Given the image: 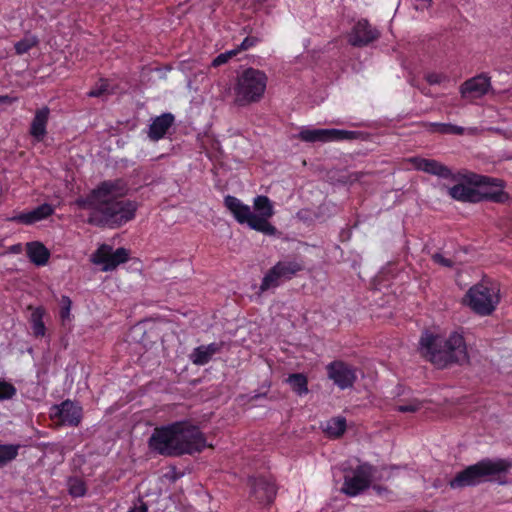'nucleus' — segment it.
<instances>
[{
  "mask_svg": "<svg viewBox=\"0 0 512 512\" xmlns=\"http://www.w3.org/2000/svg\"><path fill=\"white\" fill-rule=\"evenodd\" d=\"M50 115V110L47 106L38 109L32 119L30 125V135L37 141H42L47 134V123Z\"/></svg>",
  "mask_w": 512,
  "mask_h": 512,
  "instance_id": "21",
  "label": "nucleus"
},
{
  "mask_svg": "<svg viewBox=\"0 0 512 512\" xmlns=\"http://www.w3.org/2000/svg\"><path fill=\"white\" fill-rule=\"evenodd\" d=\"M510 468H512V462L506 459L485 458L458 472L449 481V486L452 489L476 486L491 480L492 477L506 475Z\"/></svg>",
  "mask_w": 512,
  "mask_h": 512,
  "instance_id": "4",
  "label": "nucleus"
},
{
  "mask_svg": "<svg viewBox=\"0 0 512 512\" xmlns=\"http://www.w3.org/2000/svg\"><path fill=\"white\" fill-rule=\"evenodd\" d=\"M45 314V310L43 307L35 308L30 317V323L32 326L33 334L36 337H42L45 335V324L43 322V317Z\"/></svg>",
  "mask_w": 512,
  "mask_h": 512,
  "instance_id": "27",
  "label": "nucleus"
},
{
  "mask_svg": "<svg viewBox=\"0 0 512 512\" xmlns=\"http://www.w3.org/2000/svg\"><path fill=\"white\" fill-rule=\"evenodd\" d=\"M53 416L66 426L77 427L82 421V407L69 399L53 407Z\"/></svg>",
  "mask_w": 512,
  "mask_h": 512,
  "instance_id": "16",
  "label": "nucleus"
},
{
  "mask_svg": "<svg viewBox=\"0 0 512 512\" xmlns=\"http://www.w3.org/2000/svg\"><path fill=\"white\" fill-rule=\"evenodd\" d=\"M109 90V82L107 79L101 78L96 85L87 93L89 97H101L107 94H111Z\"/></svg>",
  "mask_w": 512,
  "mask_h": 512,
  "instance_id": "33",
  "label": "nucleus"
},
{
  "mask_svg": "<svg viewBox=\"0 0 512 512\" xmlns=\"http://www.w3.org/2000/svg\"><path fill=\"white\" fill-rule=\"evenodd\" d=\"M379 36L380 32L366 19H362L354 25L349 35V43L355 47H363L377 40Z\"/></svg>",
  "mask_w": 512,
  "mask_h": 512,
  "instance_id": "17",
  "label": "nucleus"
},
{
  "mask_svg": "<svg viewBox=\"0 0 512 512\" xmlns=\"http://www.w3.org/2000/svg\"><path fill=\"white\" fill-rule=\"evenodd\" d=\"M21 447L20 444H0V468L16 459Z\"/></svg>",
  "mask_w": 512,
  "mask_h": 512,
  "instance_id": "28",
  "label": "nucleus"
},
{
  "mask_svg": "<svg viewBox=\"0 0 512 512\" xmlns=\"http://www.w3.org/2000/svg\"><path fill=\"white\" fill-rule=\"evenodd\" d=\"M267 80L263 71L252 67L245 69L234 87L235 104L243 107L259 102L266 90Z\"/></svg>",
  "mask_w": 512,
  "mask_h": 512,
  "instance_id": "5",
  "label": "nucleus"
},
{
  "mask_svg": "<svg viewBox=\"0 0 512 512\" xmlns=\"http://www.w3.org/2000/svg\"><path fill=\"white\" fill-rule=\"evenodd\" d=\"M426 127H428V130L431 132H438L441 134H461L463 132L462 127H458L456 125L452 124H445V123H426L424 124Z\"/></svg>",
  "mask_w": 512,
  "mask_h": 512,
  "instance_id": "31",
  "label": "nucleus"
},
{
  "mask_svg": "<svg viewBox=\"0 0 512 512\" xmlns=\"http://www.w3.org/2000/svg\"><path fill=\"white\" fill-rule=\"evenodd\" d=\"M448 194L451 198L466 202V203H480V193L476 190V187H471L465 184H456L448 188Z\"/></svg>",
  "mask_w": 512,
  "mask_h": 512,
  "instance_id": "23",
  "label": "nucleus"
},
{
  "mask_svg": "<svg viewBox=\"0 0 512 512\" xmlns=\"http://www.w3.org/2000/svg\"><path fill=\"white\" fill-rule=\"evenodd\" d=\"M222 347V342H213L208 345H200L192 351L190 359L195 365H205L212 359L213 355L221 351Z\"/></svg>",
  "mask_w": 512,
  "mask_h": 512,
  "instance_id": "22",
  "label": "nucleus"
},
{
  "mask_svg": "<svg viewBox=\"0 0 512 512\" xmlns=\"http://www.w3.org/2000/svg\"><path fill=\"white\" fill-rule=\"evenodd\" d=\"M360 132L343 129H303L299 132L298 138L304 142H334L354 140L359 137Z\"/></svg>",
  "mask_w": 512,
  "mask_h": 512,
  "instance_id": "11",
  "label": "nucleus"
},
{
  "mask_svg": "<svg viewBox=\"0 0 512 512\" xmlns=\"http://www.w3.org/2000/svg\"><path fill=\"white\" fill-rule=\"evenodd\" d=\"M250 496L260 505L270 506L277 495V486L272 478L252 476L248 478Z\"/></svg>",
  "mask_w": 512,
  "mask_h": 512,
  "instance_id": "14",
  "label": "nucleus"
},
{
  "mask_svg": "<svg viewBox=\"0 0 512 512\" xmlns=\"http://www.w3.org/2000/svg\"><path fill=\"white\" fill-rule=\"evenodd\" d=\"M60 304H61L60 317L62 320H65V319L69 318L72 301H71L70 297L63 295L61 297Z\"/></svg>",
  "mask_w": 512,
  "mask_h": 512,
  "instance_id": "36",
  "label": "nucleus"
},
{
  "mask_svg": "<svg viewBox=\"0 0 512 512\" xmlns=\"http://www.w3.org/2000/svg\"><path fill=\"white\" fill-rule=\"evenodd\" d=\"M346 427L347 424L344 417H333L326 422L324 431L330 437L338 438L344 434Z\"/></svg>",
  "mask_w": 512,
  "mask_h": 512,
  "instance_id": "26",
  "label": "nucleus"
},
{
  "mask_svg": "<svg viewBox=\"0 0 512 512\" xmlns=\"http://www.w3.org/2000/svg\"><path fill=\"white\" fill-rule=\"evenodd\" d=\"M174 121V115L169 112L155 117L149 125L148 137L153 141H158L164 138L168 130L174 124Z\"/></svg>",
  "mask_w": 512,
  "mask_h": 512,
  "instance_id": "20",
  "label": "nucleus"
},
{
  "mask_svg": "<svg viewBox=\"0 0 512 512\" xmlns=\"http://www.w3.org/2000/svg\"><path fill=\"white\" fill-rule=\"evenodd\" d=\"M287 382L290 384L292 390L298 395H304L308 393V379L302 373L290 374L287 378Z\"/></svg>",
  "mask_w": 512,
  "mask_h": 512,
  "instance_id": "29",
  "label": "nucleus"
},
{
  "mask_svg": "<svg viewBox=\"0 0 512 512\" xmlns=\"http://www.w3.org/2000/svg\"><path fill=\"white\" fill-rule=\"evenodd\" d=\"M463 302L476 314L490 315L499 303L498 290L484 283L475 284L467 291Z\"/></svg>",
  "mask_w": 512,
  "mask_h": 512,
  "instance_id": "7",
  "label": "nucleus"
},
{
  "mask_svg": "<svg viewBox=\"0 0 512 512\" xmlns=\"http://www.w3.org/2000/svg\"><path fill=\"white\" fill-rule=\"evenodd\" d=\"M90 260L95 265H101V270L104 272L113 271L129 260V250L119 247L113 251L110 245L102 244L91 255Z\"/></svg>",
  "mask_w": 512,
  "mask_h": 512,
  "instance_id": "10",
  "label": "nucleus"
},
{
  "mask_svg": "<svg viewBox=\"0 0 512 512\" xmlns=\"http://www.w3.org/2000/svg\"><path fill=\"white\" fill-rule=\"evenodd\" d=\"M259 41L260 39L258 37L247 36L246 38H244V40L241 42L238 48L240 51L248 50L249 48L255 46Z\"/></svg>",
  "mask_w": 512,
  "mask_h": 512,
  "instance_id": "38",
  "label": "nucleus"
},
{
  "mask_svg": "<svg viewBox=\"0 0 512 512\" xmlns=\"http://www.w3.org/2000/svg\"><path fill=\"white\" fill-rule=\"evenodd\" d=\"M419 352L439 369L469 362L465 339L458 332H452L446 338L425 330L419 340Z\"/></svg>",
  "mask_w": 512,
  "mask_h": 512,
  "instance_id": "3",
  "label": "nucleus"
},
{
  "mask_svg": "<svg viewBox=\"0 0 512 512\" xmlns=\"http://www.w3.org/2000/svg\"><path fill=\"white\" fill-rule=\"evenodd\" d=\"M432 260L443 267L452 268L454 265L451 259L445 258L441 253L433 254Z\"/></svg>",
  "mask_w": 512,
  "mask_h": 512,
  "instance_id": "37",
  "label": "nucleus"
},
{
  "mask_svg": "<svg viewBox=\"0 0 512 512\" xmlns=\"http://www.w3.org/2000/svg\"><path fill=\"white\" fill-rule=\"evenodd\" d=\"M372 467L364 464L358 466L353 474L345 475L341 492L345 495L354 497L369 488L371 484Z\"/></svg>",
  "mask_w": 512,
  "mask_h": 512,
  "instance_id": "12",
  "label": "nucleus"
},
{
  "mask_svg": "<svg viewBox=\"0 0 512 512\" xmlns=\"http://www.w3.org/2000/svg\"><path fill=\"white\" fill-rule=\"evenodd\" d=\"M415 1V4H414V8L416 10H425V9H428L432 6V0H414Z\"/></svg>",
  "mask_w": 512,
  "mask_h": 512,
  "instance_id": "40",
  "label": "nucleus"
},
{
  "mask_svg": "<svg viewBox=\"0 0 512 512\" xmlns=\"http://www.w3.org/2000/svg\"><path fill=\"white\" fill-rule=\"evenodd\" d=\"M422 407V402L417 399H412L406 404L398 405L396 410L401 413H415Z\"/></svg>",
  "mask_w": 512,
  "mask_h": 512,
  "instance_id": "35",
  "label": "nucleus"
},
{
  "mask_svg": "<svg viewBox=\"0 0 512 512\" xmlns=\"http://www.w3.org/2000/svg\"><path fill=\"white\" fill-rule=\"evenodd\" d=\"M127 190L123 179L105 180L85 196L76 198L74 204L79 209L89 210L88 224L118 229L133 220L138 209L137 202L118 199L125 196Z\"/></svg>",
  "mask_w": 512,
  "mask_h": 512,
  "instance_id": "1",
  "label": "nucleus"
},
{
  "mask_svg": "<svg viewBox=\"0 0 512 512\" xmlns=\"http://www.w3.org/2000/svg\"><path fill=\"white\" fill-rule=\"evenodd\" d=\"M254 209L257 212L256 217L264 219L265 222H269L268 219L274 215L273 205L265 195H259L254 199Z\"/></svg>",
  "mask_w": 512,
  "mask_h": 512,
  "instance_id": "25",
  "label": "nucleus"
},
{
  "mask_svg": "<svg viewBox=\"0 0 512 512\" xmlns=\"http://www.w3.org/2000/svg\"><path fill=\"white\" fill-rule=\"evenodd\" d=\"M239 48L237 49H234V50H230V51H227V52H224V54H228L227 56V59H231L233 56L237 55V53L239 52Z\"/></svg>",
  "mask_w": 512,
  "mask_h": 512,
  "instance_id": "44",
  "label": "nucleus"
},
{
  "mask_svg": "<svg viewBox=\"0 0 512 512\" xmlns=\"http://www.w3.org/2000/svg\"><path fill=\"white\" fill-rule=\"evenodd\" d=\"M53 213L54 208L52 205L43 203L31 211L19 213L18 215L11 217L9 220L20 224L32 225L48 218Z\"/></svg>",
  "mask_w": 512,
  "mask_h": 512,
  "instance_id": "19",
  "label": "nucleus"
},
{
  "mask_svg": "<svg viewBox=\"0 0 512 512\" xmlns=\"http://www.w3.org/2000/svg\"><path fill=\"white\" fill-rule=\"evenodd\" d=\"M425 79L430 85H436L442 82L443 76L438 73H429L426 75Z\"/></svg>",
  "mask_w": 512,
  "mask_h": 512,
  "instance_id": "39",
  "label": "nucleus"
},
{
  "mask_svg": "<svg viewBox=\"0 0 512 512\" xmlns=\"http://www.w3.org/2000/svg\"><path fill=\"white\" fill-rule=\"evenodd\" d=\"M17 393L16 387L4 379H0V401L10 400Z\"/></svg>",
  "mask_w": 512,
  "mask_h": 512,
  "instance_id": "34",
  "label": "nucleus"
},
{
  "mask_svg": "<svg viewBox=\"0 0 512 512\" xmlns=\"http://www.w3.org/2000/svg\"><path fill=\"white\" fill-rule=\"evenodd\" d=\"M490 89H492L490 76L487 73H481L464 81L459 87V92L462 98L474 100L485 96Z\"/></svg>",
  "mask_w": 512,
  "mask_h": 512,
  "instance_id": "15",
  "label": "nucleus"
},
{
  "mask_svg": "<svg viewBox=\"0 0 512 512\" xmlns=\"http://www.w3.org/2000/svg\"><path fill=\"white\" fill-rule=\"evenodd\" d=\"M410 161L414 168L418 171H423L443 179L455 180V176L451 169L437 160L413 157L410 159Z\"/></svg>",
  "mask_w": 512,
  "mask_h": 512,
  "instance_id": "18",
  "label": "nucleus"
},
{
  "mask_svg": "<svg viewBox=\"0 0 512 512\" xmlns=\"http://www.w3.org/2000/svg\"><path fill=\"white\" fill-rule=\"evenodd\" d=\"M224 206L239 224H247L250 229L268 236L277 234L278 231L274 225L256 217V213L252 212L250 206L244 204L237 197L226 195L224 197Z\"/></svg>",
  "mask_w": 512,
  "mask_h": 512,
  "instance_id": "6",
  "label": "nucleus"
},
{
  "mask_svg": "<svg viewBox=\"0 0 512 512\" xmlns=\"http://www.w3.org/2000/svg\"><path fill=\"white\" fill-rule=\"evenodd\" d=\"M68 492L72 497H83L87 488L85 482L79 477H70L67 481Z\"/></svg>",
  "mask_w": 512,
  "mask_h": 512,
  "instance_id": "30",
  "label": "nucleus"
},
{
  "mask_svg": "<svg viewBox=\"0 0 512 512\" xmlns=\"http://www.w3.org/2000/svg\"><path fill=\"white\" fill-rule=\"evenodd\" d=\"M356 368L342 360H334L326 366L327 376L339 389L352 388L357 380Z\"/></svg>",
  "mask_w": 512,
  "mask_h": 512,
  "instance_id": "13",
  "label": "nucleus"
},
{
  "mask_svg": "<svg viewBox=\"0 0 512 512\" xmlns=\"http://www.w3.org/2000/svg\"><path fill=\"white\" fill-rule=\"evenodd\" d=\"M465 180L469 185L476 187L480 193V202L505 203L509 199V194L504 191V182L501 179L469 173L465 176Z\"/></svg>",
  "mask_w": 512,
  "mask_h": 512,
  "instance_id": "8",
  "label": "nucleus"
},
{
  "mask_svg": "<svg viewBox=\"0 0 512 512\" xmlns=\"http://www.w3.org/2000/svg\"><path fill=\"white\" fill-rule=\"evenodd\" d=\"M373 488H374L375 490H377L379 493L384 489V488H382V487H381V486H379V485H375Z\"/></svg>",
  "mask_w": 512,
  "mask_h": 512,
  "instance_id": "45",
  "label": "nucleus"
},
{
  "mask_svg": "<svg viewBox=\"0 0 512 512\" xmlns=\"http://www.w3.org/2000/svg\"><path fill=\"white\" fill-rule=\"evenodd\" d=\"M38 44V39L35 36L24 37L15 43L14 48L15 52L18 55H23L27 53L30 49L35 47Z\"/></svg>",
  "mask_w": 512,
  "mask_h": 512,
  "instance_id": "32",
  "label": "nucleus"
},
{
  "mask_svg": "<svg viewBox=\"0 0 512 512\" xmlns=\"http://www.w3.org/2000/svg\"><path fill=\"white\" fill-rule=\"evenodd\" d=\"M19 246H13V250L16 251L18 250Z\"/></svg>",
  "mask_w": 512,
  "mask_h": 512,
  "instance_id": "46",
  "label": "nucleus"
},
{
  "mask_svg": "<svg viewBox=\"0 0 512 512\" xmlns=\"http://www.w3.org/2000/svg\"><path fill=\"white\" fill-rule=\"evenodd\" d=\"M13 102V98L9 97L8 95L0 96V105L2 104H11Z\"/></svg>",
  "mask_w": 512,
  "mask_h": 512,
  "instance_id": "43",
  "label": "nucleus"
},
{
  "mask_svg": "<svg viewBox=\"0 0 512 512\" xmlns=\"http://www.w3.org/2000/svg\"><path fill=\"white\" fill-rule=\"evenodd\" d=\"M149 449L161 456L180 457L202 452L207 447L204 433L188 421H177L156 427L149 440Z\"/></svg>",
  "mask_w": 512,
  "mask_h": 512,
  "instance_id": "2",
  "label": "nucleus"
},
{
  "mask_svg": "<svg viewBox=\"0 0 512 512\" xmlns=\"http://www.w3.org/2000/svg\"><path fill=\"white\" fill-rule=\"evenodd\" d=\"M26 251L30 261L37 266L45 265L50 258V251L38 241L27 243Z\"/></svg>",
  "mask_w": 512,
  "mask_h": 512,
  "instance_id": "24",
  "label": "nucleus"
},
{
  "mask_svg": "<svg viewBox=\"0 0 512 512\" xmlns=\"http://www.w3.org/2000/svg\"><path fill=\"white\" fill-rule=\"evenodd\" d=\"M302 270H304L302 261L296 259L278 261L264 275L259 287V293L262 294L271 288L278 287L281 281L291 280Z\"/></svg>",
  "mask_w": 512,
  "mask_h": 512,
  "instance_id": "9",
  "label": "nucleus"
},
{
  "mask_svg": "<svg viewBox=\"0 0 512 512\" xmlns=\"http://www.w3.org/2000/svg\"><path fill=\"white\" fill-rule=\"evenodd\" d=\"M227 56H228V54H224V53L219 54L218 56H216V57L213 59V61H212L211 65H212L213 67H219V66H221V65H223V64H225V63H227V62L229 61V60L227 59Z\"/></svg>",
  "mask_w": 512,
  "mask_h": 512,
  "instance_id": "41",
  "label": "nucleus"
},
{
  "mask_svg": "<svg viewBox=\"0 0 512 512\" xmlns=\"http://www.w3.org/2000/svg\"><path fill=\"white\" fill-rule=\"evenodd\" d=\"M138 503H139L138 505L131 507L128 512H147L148 511L147 504L143 500L138 499Z\"/></svg>",
  "mask_w": 512,
  "mask_h": 512,
  "instance_id": "42",
  "label": "nucleus"
}]
</instances>
